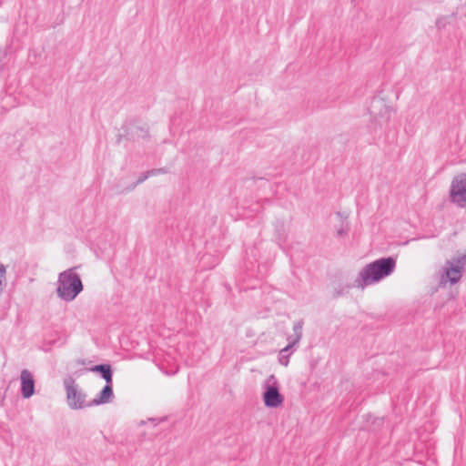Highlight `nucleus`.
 I'll use <instances>...</instances> for the list:
<instances>
[{
    "label": "nucleus",
    "instance_id": "obj_11",
    "mask_svg": "<svg viewBox=\"0 0 466 466\" xmlns=\"http://www.w3.org/2000/svg\"><path fill=\"white\" fill-rule=\"evenodd\" d=\"M303 320H298L293 324V335L288 338L289 343L297 346L302 338Z\"/></svg>",
    "mask_w": 466,
    "mask_h": 466
},
{
    "label": "nucleus",
    "instance_id": "obj_2",
    "mask_svg": "<svg viewBox=\"0 0 466 466\" xmlns=\"http://www.w3.org/2000/svg\"><path fill=\"white\" fill-rule=\"evenodd\" d=\"M84 289L80 276L75 268H68L58 274L56 281V295L66 302L73 301Z\"/></svg>",
    "mask_w": 466,
    "mask_h": 466
},
{
    "label": "nucleus",
    "instance_id": "obj_12",
    "mask_svg": "<svg viewBox=\"0 0 466 466\" xmlns=\"http://www.w3.org/2000/svg\"><path fill=\"white\" fill-rule=\"evenodd\" d=\"M294 346L291 345V344H288L284 349H282L280 351H279V364H281L282 366H285L287 367L289 363V357L291 355V351L290 350L293 349Z\"/></svg>",
    "mask_w": 466,
    "mask_h": 466
},
{
    "label": "nucleus",
    "instance_id": "obj_19",
    "mask_svg": "<svg viewBox=\"0 0 466 466\" xmlns=\"http://www.w3.org/2000/svg\"><path fill=\"white\" fill-rule=\"evenodd\" d=\"M341 295V292L340 291H338L335 295V297H338V296H340Z\"/></svg>",
    "mask_w": 466,
    "mask_h": 466
},
{
    "label": "nucleus",
    "instance_id": "obj_15",
    "mask_svg": "<svg viewBox=\"0 0 466 466\" xmlns=\"http://www.w3.org/2000/svg\"><path fill=\"white\" fill-rule=\"evenodd\" d=\"M148 171L150 173V177L157 176V175H161V174H167L168 172L167 168H166V167L153 168Z\"/></svg>",
    "mask_w": 466,
    "mask_h": 466
},
{
    "label": "nucleus",
    "instance_id": "obj_3",
    "mask_svg": "<svg viewBox=\"0 0 466 466\" xmlns=\"http://www.w3.org/2000/svg\"><path fill=\"white\" fill-rule=\"evenodd\" d=\"M398 99L397 91L390 85L382 86L370 101V116H385L394 112V102Z\"/></svg>",
    "mask_w": 466,
    "mask_h": 466
},
{
    "label": "nucleus",
    "instance_id": "obj_9",
    "mask_svg": "<svg viewBox=\"0 0 466 466\" xmlns=\"http://www.w3.org/2000/svg\"><path fill=\"white\" fill-rule=\"evenodd\" d=\"M113 398L114 392L112 383H106L96 397L90 401L91 407L109 403Z\"/></svg>",
    "mask_w": 466,
    "mask_h": 466
},
{
    "label": "nucleus",
    "instance_id": "obj_8",
    "mask_svg": "<svg viewBox=\"0 0 466 466\" xmlns=\"http://www.w3.org/2000/svg\"><path fill=\"white\" fill-rule=\"evenodd\" d=\"M443 270L444 272L441 275V283L450 282L451 284H455L461 279L462 270L457 268L448 261H446Z\"/></svg>",
    "mask_w": 466,
    "mask_h": 466
},
{
    "label": "nucleus",
    "instance_id": "obj_10",
    "mask_svg": "<svg viewBox=\"0 0 466 466\" xmlns=\"http://www.w3.org/2000/svg\"><path fill=\"white\" fill-rule=\"evenodd\" d=\"M91 372L98 373L105 380L106 383L113 382V370L109 364L95 365L88 370Z\"/></svg>",
    "mask_w": 466,
    "mask_h": 466
},
{
    "label": "nucleus",
    "instance_id": "obj_1",
    "mask_svg": "<svg viewBox=\"0 0 466 466\" xmlns=\"http://www.w3.org/2000/svg\"><path fill=\"white\" fill-rule=\"evenodd\" d=\"M396 268V259L392 257L381 258L365 266L359 273L353 285H348L347 289L357 287L364 289L366 286L380 281L390 276Z\"/></svg>",
    "mask_w": 466,
    "mask_h": 466
},
{
    "label": "nucleus",
    "instance_id": "obj_18",
    "mask_svg": "<svg viewBox=\"0 0 466 466\" xmlns=\"http://www.w3.org/2000/svg\"><path fill=\"white\" fill-rule=\"evenodd\" d=\"M149 420L155 422V425H157V419H149Z\"/></svg>",
    "mask_w": 466,
    "mask_h": 466
},
{
    "label": "nucleus",
    "instance_id": "obj_17",
    "mask_svg": "<svg viewBox=\"0 0 466 466\" xmlns=\"http://www.w3.org/2000/svg\"><path fill=\"white\" fill-rule=\"evenodd\" d=\"M346 233L347 232L343 228L338 230V235L339 236H344V235H346Z\"/></svg>",
    "mask_w": 466,
    "mask_h": 466
},
{
    "label": "nucleus",
    "instance_id": "obj_6",
    "mask_svg": "<svg viewBox=\"0 0 466 466\" xmlns=\"http://www.w3.org/2000/svg\"><path fill=\"white\" fill-rule=\"evenodd\" d=\"M451 198L459 207H466V174H461L452 180Z\"/></svg>",
    "mask_w": 466,
    "mask_h": 466
},
{
    "label": "nucleus",
    "instance_id": "obj_7",
    "mask_svg": "<svg viewBox=\"0 0 466 466\" xmlns=\"http://www.w3.org/2000/svg\"><path fill=\"white\" fill-rule=\"evenodd\" d=\"M21 393L23 398L28 399L35 393V380L28 370H23L20 374Z\"/></svg>",
    "mask_w": 466,
    "mask_h": 466
},
{
    "label": "nucleus",
    "instance_id": "obj_14",
    "mask_svg": "<svg viewBox=\"0 0 466 466\" xmlns=\"http://www.w3.org/2000/svg\"><path fill=\"white\" fill-rule=\"evenodd\" d=\"M6 268L3 264L0 265V293L3 291L5 288V280Z\"/></svg>",
    "mask_w": 466,
    "mask_h": 466
},
{
    "label": "nucleus",
    "instance_id": "obj_4",
    "mask_svg": "<svg viewBox=\"0 0 466 466\" xmlns=\"http://www.w3.org/2000/svg\"><path fill=\"white\" fill-rule=\"evenodd\" d=\"M64 387L66 392L67 405L72 410H82L91 407L90 401L86 400V392L76 382L75 379L68 376L64 380Z\"/></svg>",
    "mask_w": 466,
    "mask_h": 466
},
{
    "label": "nucleus",
    "instance_id": "obj_16",
    "mask_svg": "<svg viewBox=\"0 0 466 466\" xmlns=\"http://www.w3.org/2000/svg\"><path fill=\"white\" fill-rule=\"evenodd\" d=\"M148 177H150V173L149 171H146V172H143L142 174H140V176L138 177L135 186H137L141 183H143L144 181H146Z\"/></svg>",
    "mask_w": 466,
    "mask_h": 466
},
{
    "label": "nucleus",
    "instance_id": "obj_5",
    "mask_svg": "<svg viewBox=\"0 0 466 466\" xmlns=\"http://www.w3.org/2000/svg\"><path fill=\"white\" fill-rule=\"evenodd\" d=\"M264 388L263 400L265 406L268 408H277L280 406L284 398L279 392V382L274 375H270L267 378Z\"/></svg>",
    "mask_w": 466,
    "mask_h": 466
},
{
    "label": "nucleus",
    "instance_id": "obj_13",
    "mask_svg": "<svg viewBox=\"0 0 466 466\" xmlns=\"http://www.w3.org/2000/svg\"><path fill=\"white\" fill-rule=\"evenodd\" d=\"M447 261L463 271L464 268L466 267V251L461 254H457L451 259Z\"/></svg>",
    "mask_w": 466,
    "mask_h": 466
}]
</instances>
